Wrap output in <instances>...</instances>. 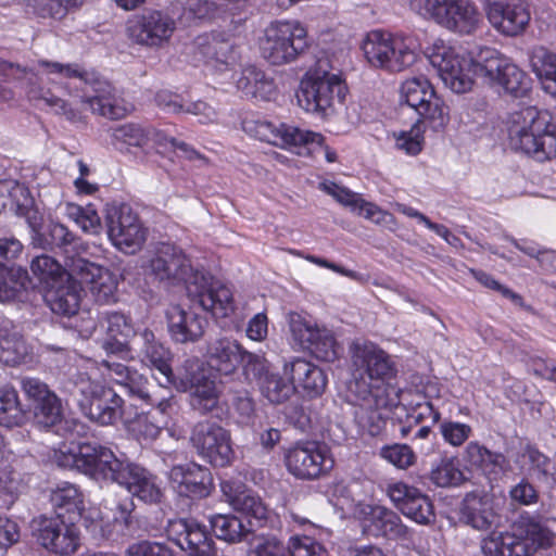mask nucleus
<instances>
[{
	"instance_id": "nucleus-1",
	"label": "nucleus",
	"mask_w": 556,
	"mask_h": 556,
	"mask_svg": "<svg viewBox=\"0 0 556 556\" xmlns=\"http://www.w3.org/2000/svg\"><path fill=\"white\" fill-rule=\"evenodd\" d=\"M352 379L348 401L354 405L357 425L370 435L380 434L386 426L383 410L391 405L388 383L396 375L392 357L371 342L352 345Z\"/></svg>"
},
{
	"instance_id": "nucleus-2",
	"label": "nucleus",
	"mask_w": 556,
	"mask_h": 556,
	"mask_svg": "<svg viewBox=\"0 0 556 556\" xmlns=\"http://www.w3.org/2000/svg\"><path fill=\"white\" fill-rule=\"evenodd\" d=\"M53 458L59 467L75 469L97 482L117 483L144 503H159L163 496L155 475L100 443L83 442L76 450L61 448Z\"/></svg>"
},
{
	"instance_id": "nucleus-3",
	"label": "nucleus",
	"mask_w": 556,
	"mask_h": 556,
	"mask_svg": "<svg viewBox=\"0 0 556 556\" xmlns=\"http://www.w3.org/2000/svg\"><path fill=\"white\" fill-rule=\"evenodd\" d=\"M150 270L155 279L168 286L184 282L192 305L214 317H228L235 312L231 290L211 274L194 269L182 250L175 245L160 244L150 261Z\"/></svg>"
},
{
	"instance_id": "nucleus-4",
	"label": "nucleus",
	"mask_w": 556,
	"mask_h": 556,
	"mask_svg": "<svg viewBox=\"0 0 556 556\" xmlns=\"http://www.w3.org/2000/svg\"><path fill=\"white\" fill-rule=\"evenodd\" d=\"M37 64L47 75L60 79H78L83 92L81 102L92 113L110 119L123 118L126 115L127 110L118 102L112 85L96 72L88 71L78 63L39 60Z\"/></svg>"
},
{
	"instance_id": "nucleus-5",
	"label": "nucleus",
	"mask_w": 556,
	"mask_h": 556,
	"mask_svg": "<svg viewBox=\"0 0 556 556\" xmlns=\"http://www.w3.org/2000/svg\"><path fill=\"white\" fill-rule=\"evenodd\" d=\"M553 532L540 516L523 514L506 532L482 541L486 556H533L539 549L552 545Z\"/></svg>"
},
{
	"instance_id": "nucleus-6",
	"label": "nucleus",
	"mask_w": 556,
	"mask_h": 556,
	"mask_svg": "<svg viewBox=\"0 0 556 556\" xmlns=\"http://www.w3.org/2000/svg\"><path fill=\"white\" fill-rule=\"evenodd\" d=\"M509 146L532 156L539 162L551 160L556 155L555 130L546 128L545 121L534 106H526L515 111L508 118Z\"/></svg>"
},
{
	"instance_id": "nucleus-7",
	"label": "nucleus",
	"mask_w": 556,
	"mask_h": 556,
	"mask_svg": "<svg viewBox=\"0 0 556 556\" xmlns=\"http://www.w3.org/2000/svg\"><path fill=\"white\" fill-rule=\"evenodd\" d=\"M73 395L78 408L90 421L99 426L116 425L124 414V400L112 388L91 380L86 374L73 379Z\"/></svg>"
},
{
	"instance_id": "nucleus-8",
	"label": "nucleus",
	"mask_w": 556,
	"mask_h": 556,
	"mask_svg": "<svg viewBox=\"0 0 556 556\" xmlns=\"http://www.w3.org/2000/svg\"><path fill=\"white\" fill-rule=\"evenodd\" d=\"M367 62L391 73L402 72L417 60V45L412 37L391 35L382 30L367 34L362 45Z\"/></svg>"
},
{
	"instance_id": "nucleus-9",
	"label": "nucleus",
	"mask_w": 556,
	"mask_h": 556,
	"mask_svg": "<svg viewBox=\"0 0 556 556\" xmlns=\"http://www.w3.org/2000/svg\"><path fill=\"white\" fill-rule=\"evenodd\" d=\"M309 48L306 28L298 21H277L266 27L262 56L273 65L289 64Z\"/></svg>"
},
{
	"instance_id": "nucleus-10",
	"label": "nucleus",
	"mask_w": 556,
	"mask_h": 556,
	"mask_svg": "<svg viewBox=\"0 0 556 556\" xmlns=\"http://www.w3.org/2000/svg\"><path fill=\"white\" fill-rule=\"evenodd\" d=\"M430 64L437 70L444 85L455 93L470 91L476 76H481V51L477 59L460 55L444 43L433 45L428 54Z\"/></svg>"
},
{
	"instance_id": "nucleus-11",
	"label": "nucleus",
	"mask_w": 556,
	"mask_h": 556,
	"mask_svg": "<svg viewBox=\"0 0 556 556\" xmlns=\"http://www.w3.org/2000/svg\"><path fill=\"white\" fill-rule=\"evenodd\" d=\"M348 87L337 74L325 73L321 77H306L301 80L295 97L300 108L320 117L328 116L336 104L345 101Z\"/></svg>"
},
{
	"instance_id": "nucleus-12",
	"label": "nucleus",
	"mask_w": 556,
	"mask_h": 556,
	"mask_svg": "<svg viewBox=\"0 0 556 556\" xmlns=\"http://www.w3.org/2000/svg\"><path fill=\"white\" fill-rule=\"evenodd\" d=\"M409 3L419 14L460 35L472 34L480 22V13L469 0H409Z\"/></svg>"
},
{
	"instance_id": "nucleus-13",
	"label": "nucleus",
	"mask_w": 556,
	"mask_h": 556,
	"mask_svg": "<svg viewBox=\"0 0 556 556\" xmlns=\"http://www.w3.org/2000/svg\"><path fill=\"white\" fill-rule=\"evenodd\" d=\"M21 391L36 427L50 430L64 421L62 399L48 383L37 377H21Z\"/></svg>"
},
{
	"instance_id": "nucleus-14",
	"label": "nucleus",
	"mask_w": 556,
	"mask_h": 556,
	"mask_svg": "<svg viewBox=\"0 0 556 556\" xmlns=\"http://www.w3.org/2000/svg\"><path fill=\"white\" fill-rule=\"evenodd\" d=\"M190 443L197 455L214 467H227L235 458L230 432L216 421L197 422L190 433Z\"/></svg>"
},
{
	"instance_id": "nucleus-15",
	"label": "nucleus",
	"mask_w": 556,
	"mask_h": 556,
	"mask_svg": "<svg viewBox=\"0 0 556 556\" xmlns=\"http://www.w3.org/2000/svg\"><path fill=\"white\" fill-rule=\"evenodd\" d=\"M285 465L295 479L314 481L328 475L333 467V460L325 445L316 441L301 440L287 448Z\"/></svg>"
},
{
	"instance_id": "nucleus-16",
	"label": "nucleus",
	"mask_w": 556,
	"mask_h": 556,
	"mask_svg": "<svg viewBox=\"0 0 556 556\" xmlns=\"http://www.w3.org/2000/svg\"><path fill=\"white\" fill-rule=\"evenodd\" d=\"M481 77L492 86H497L514 98H522L530 91V80L527 74L510 59L497 50L485 48L481 50Z\"/></svg>"
},
{
	"instance_id": "nucleus-17",
	"label": "nucleus",
	"mask_w": 556,
	"mask_h": 556,
	"mask_svg": "<svg viewBox=\"0 0 556 556\" xmlns=\"http://www.w3.org/2000/svg\"><path fill=\"white\" fill-rule=\"evenodd\" d=\"M105 225L113 245L126 254L138 252L147 240V229L128 204L108 205Z\"/></svg>"
},
{
	"instance_id": "nucleus-18",
	"label": "nucleus",
	"mask_w": 556,
	"mask_h": 556,
	"mask_svg": "<svg viewBox=\"0 0 556 556\" xmlns=\"http://www.w3.org/2000/svg\"><path fill=\"white\" fill-rule=\"evenodd\" d=\"M353 516L359 521L362 533L367 538L388 541L407 540L409 530L393 509L365 502H358Z\"/></svg>"
},
{
	"instance_id": "nucleus-19",
	"label": "nucleus",
	"mask_w": 556,
	"mask_h": 556,
	"mask_svg": "<svg viewBox=\"0 0 556 556\" xmlns=\"http://www.w3.org/2000/svg\"><path fill=\"white\" fill-rule=\"evenodd\" d=\"M205 358L208 367L220 375L233 374L240 365L247 375L262 369V357L245 351L241 344L230 337L211 338L206 343Z\"/></svg>"
},
{
	"instance_id": "nucleus-20",
	"label": "nucleus",
	"mask_w": 556,
	"mask_h": 556,
	"mask_svg": "<svg viewBox=\"0 0 556 556\" xmlns=\"http://www.w3.org/2000/svg\"><path fill=\"white\" fill-rule=\"evenodd\" d=\"M287 318L290 332L302 349L308 350L317 359L324 362L331 363L339 358L342 348L331 330L316 326L295 312H290Z\"/></svg>"
},
{
	"instance_id": "nucleus-21",
	"label": "nucleus",
	"mask_w": 556,
	"mask_h": 556,
	"mask_svg": "<svg viewBox=\"0 0 556 556\" xmlns=\"http://www.w3.org/2000/svg\"><path fill=\"white\" fill-rule=\"evenodd\" d=\"M77 520L61 518L60 515H42L33 520L37 541L49 552L58 555H72L79 546Z\"/></svg>"
},
{
	"instance_id": "nucleus-22",
	"label": "nucleus",
	"mask_w": 556,
	"mask_h": 556,
	"mask_svg": "<svg viewBox=\"0 0 556 556\" xmlns=\"http://www.w3.org/2000/svg\"><path fill=\"white\" fill-rule=\"evenodd\" d=\"M401 99L422 118L430 121L433 129L443 127L448 119L447 108L426 77L405 80L401 87Z\"/></svg>"
},
{
	"instance_id": "nucleus-23",
	"label": "nucleus",
	"mask_w": 556,
	"mask_h": 556,
	"mask_svg": "<svg viewBox=\"0 0 556 556\" xmlns=\"http://www.w3.org/2000/svg\"><path fill=\"white\" fill-rule=\"evenodd\" d=\"M127 29L134 42L149 48H161L170 40L176 22L163 11L146 10L129 21Z\"/></svg>"
},
{
	"instance_id": "nucleus-24",
	"label": "nucleus",
	"mask_w": 556,
	"mask_h": 556,
	"mask_svg": "<svg viewBox=\"0 0 556 556\" xmlns=\"http://www.w3.org/2000/svg\"><path fill=\"white\" fill-rule=\"evenodd\" d=\"M71 274L89 285L93 300L101 305L117 302L118 281L112 271L83 257H72L67 264Z\"/></svg>"
},
{
	"instance_id": "nucleus-25",
	"label": "nucleus",
	"mask_w": 556,
	"mask_h": 556,
	"mask_svg": "<svg viewBox=\"0 0 556 556\" xmlns=\"http://www.w3.org/2000/svg\"><path fill=\"white\" fill-rule=\"evenodd\" d=\"M486 17L497 31L511 37L523 33L531 18L525 0H488Z\"/></svg>"
},
{
	"instance_id": "nucleus-26",
	"label": "nucleus",
	"mask_w": 556,
	"mask_h": 556,
	"mask_svg": "<svg viewBox=\"0 0 556 556\" xmlns=\"http://www.w3.org/2000/svg\"><path fill=\"white\" fill-rule=\"evenodd\" d=\"M169 480L179 495L192 500L210 496L215 488L211 470L194 462L173 466Z\"/></svg>"
},
{
	"instance_id": "nucleus-27",
	"label": "nucleus",
	"mask_w": 556,
	"mask_h": 556,
	"mask_svg": "<svg viewBox=\"0 0 556 556\" xmlns=\"http://www.w3.org/2000/svg\"><path fill=\"white\" fill-rule=\"evenodd\" d=\"M394 506L407 518L419 525L428 526L435 520L431 500L417 488L404 482L392 483L387 490Z\"/></svg>"
},
{
	"instance_id": "nucleus-28",
	"label": "nucleus",
	"mask_w": 556,
	"mask_h": 556,
	"mask_svg": "<svg viewBox=\"0 0 556 556\" xmlns=\"http://www.w3.org/2000/svg\"><path fill=\"white\" fill-rule=\"evenodd\" d=\"M254 131L260 140L288 149L309 143L321 144L324 141L320 134L304 130L287 123H274L266 119L255 122Z\"/></svg>"
},
{
	"instance_id": "nucleus-29",
	"label": "nucleus",
	"mask_w": 556,
	"mask_h": 556,
	"mask_svg": "<svg viewBox=\"0 0 556 556\" xmlns=\"http://www.w3.org/2000/svg\"><path fill=\"white\" fill-rule=\"evenodd\" d=\"M168 541L190 555H208L214 553L213 541L203 526L193 519H173L165 528Z\"/></svg>"
},
{
	"instance_id": "nucleus-30",
	"label": "nucleus",
	"mask_w": 556,
	"mask_h": 556,
	"mask_svg": "<svg viewBox=\"0 0 556 556\" xmlns=\"http://www.w3.org/2000/svg\"><path fill=\"white\" fill-rule=\"evenodd\" d=\"M132 345L141 362L159 372L160 377L155 376V379L160 386L174 383L170 352L156 340L153 331L148 328L140 330Z\"/></svg>"
},
{
	"instance_id": "nucleus-31",
	"label": "nucleus",
	"mask_w": 556,
	"mask_h": 556,
	"mask_svg": "<svg viewBox=\"0 0 556 556\" xmlns=\"http://www.w3.org/2000/svg\"><path fill=\"white\" fill-rule=\"evenodd\" d=\"M167 330L176 343L187 344L198 342L204 336L208 321L192 309L180 305H172L165 313Z\"/></svg>"
},
{
	"instance_id": "nucleus-32",
	"label": "nucleus",
	"mask_w": 556,
	"mask_h": 556,
	"mask_svg": "<svg viewBox=\"0 0 556 556\" xmlns=\"http://www.w3.org/2000/svg\"><path fill=\"white\" fill-rule=\"evenodd\" d=\"M493 495L472 491L465 495L459 506V521L478 531H489L496 521Z\"/></svg>"
},
{
	"instance_id": "nucleus-33",
	"label": "nucleus",
	"mask_w": 556,
	"mask_h": 556,
	"mask_svg": "<svg viewBox=\"0 0 556 556\" xmlns=\"http://www.w3.org/2000/svg\"><path fill=\"white\" fill-rule=\"evenodd\" d=\"M190 404L201 414H208L218 406L220 391L205 369L199 368L188 377Z\"/></svg>"
},
{
	"instance_id": "nucleus-34",
	"label": "nucleus",
	"mask_w": 556,
	"mask_h": 556,
	"mask_svg": "<svg viewBox=\"0 0 556 556\" xmlns=\"http://www.w3.org/2000/svg\"><path fill=\"white\" fill-rule=\"evenodd\" d=\"M465 459L481 470L489 480H497L510 469L509 460L504 454L492 452L475 441L467 444Z\"/></svg>"
},
{
	"instance_id": "nucleus-35",
	"label": "nucleus",
	"mask_w": 556,
	"mask_h": 556,
	"mask_svg": "<svg viewBox=\"0 0 556 556\" xmlns=\"http://www.w3.org/2000/svg\"><path fill=\"white\" fill-rule=\"evenodd\" d=\"M285 371L291 375L293 383L296 382L309 397L320 396L326 390L328 379L325 371L306 359H293L285 365Z\"/></svg>"
},
{
	"instance_id": "nucleus-36",
	"label": "nucleus",
	"mask_w": 556,
	"mask_h": 556,
	"mask_svg": "<svg viewBox=\"0 0 556 556\" xmlns=\"http://www.w3.org/2000/svg\"><path fill=\"white\" fill-rule=\"evenodd\" d=\"M195 55L205 63L229 66L235 64L238 52L235 45L217 36L201 35L194 39Z\"/></svg>"
},
{
	"instance_id": "nucleus-37",
	"label": "nucleus",
	"mask_w": 556,
	"mask_h": 556,
	"mask_svg": "<svg viewBox=\"0 0 556 556\" xmlns=\"http://www.w3.org/2000/svg\"><path fill=\"white\" fill-rule=\"evenodd\" d=\"M0 206L25 220L38 213L34 208V199L28 188L13 179L0 180Z\"/></svg>"
},
{
	"instance_id": "nucleus-38",
	"label": "nucleus",
	"mask_w": 556,
	"mask_h": 556,
	"mask_svg": "<svg viewBox=\"0 0 556 556\" xmlns=\"http://www.w3.org/2000/svg\"><path fill=\"white\" fill-rule=\"evenodd\" d=\"M250 375L257 379L261 394L273 405L286 403L295 392L292 379L288 380L279 374L269 371L263 357L262 369L256 374L251 370Z\"/></svg>"
},
{
	"instance_id": "nucleus-39",
	"label": "nucleus",
	"mask_w": 556,
	"mask_h": 556,
	"mask_svg": "<svg viewBox=\"0 0 556 556\" xmlns=\"http://www.w3.org/2000/svg\"><path fill=\"white\" fill-rule=\"evenodd\" d=\"M208 521L214 535L229 544L250 541V536L255 532L252 520L245 523L242 517L232 514H215Z\"/></svg>"
},
{
	"instance_id": "nucleus-40",
	"label": "nucleus",
	"mask_w": 556,
	"mask_h": 556,
	"mask_svg": "<svg viewBox=\"0 0 556 556\" xmlns=\"http://www.w3.org/2000/svg\"><path fill=\"white\" fill-rule=\"evenodd\" d=\"M237 88L244 97L261 101L271 100L277 92L274 79L255 65L243 67Z\"/></svg>"
},
{
	"instance_id": "nucleus-41",
	"label": "nucleus",
	"mask_w": 556,
	"mask_h": 556,
	"mask_svg": "<svg viewBox=\"0 0 556 556\" xmlns=\"http://www.w3.org/2000/svg\"><path fill=\"white\" fill-rule=\"evenodd\" d=\"M0 362L8 366L34 362L33 348L18 331L5 328L0 330Z\"/></svg>"
},
{
	"instance_id": "nucleus-42",
	"label": "nucleus",
	"mask_w": 556,
	"mask_h": 556,
	"mask_svg": "<svg viewBox=\"0 0 556 556\" xmlns=\"http://www.w3.org/2000/svg\"><path fill=\"white\" fill-rule=\"evenodd\" d=\"M50 502L53 515H60L61 518L78 520L84 509L81 493L70 482H62L51 490Z\"/></svg>"
},
{
	"instance_id": "nucleus-43",
	"label": "nucleus",
	"mask_w": 556,
	"mask_h": 556,
	"mask_svg": "<svg viewBox=\"0 0 556 556\" xmlns=\"http://www.w3.org/2000/svg\"><path fill=\"white\" fill-rule=\"evenodd\" d=\"M112 380L125 388L129 395L141 400L149 397V393L154 388L148 379L138 370L116 362H105Z\"/></svg>"
},
{
	"instance_id": "nucleus-44",
	"label": "nucleus",
	"mask_w": 556,
	"mask_h": 556,
	"mask_svg": "<svg viewBox=\"0 0 556 556\" xmlns=\"http://www.w3.org/2000/svg\"><path fill=\"white\" fill-rule=\"evenodd\" d=\"M45 300L54 314L72 317L78 312L80 291L75 283L60 282L47 290Z\"/></svg>"
},
{
	"instance_id": "nucleus-45",
	"label": "nucleus",
	"mask_w": 556,
	"mask_h": 556,
	"mask_svg": "<svg viewBox=\"0 0 556 556\" xmlns=\"http://www.w3.org/2000/svg\"><path fill=\"white\" fill-rule=\"evenodd\" d=\"M73 256L67 257L65 266H62L54 257L48 254H41L35 256L30 262L31 273L39 279L41 283H45L48 289L52 286H56L63 282L65 277H72L70 267L67 264L71 262Z\"/></svg>"
},
{
	"instance_id": "nucleus-46",
	"label": "nucleus",
	"mask_w": 556,
	"mask_h": 556,
	"mask_svg": "<svg viewBox=\"0 0 556 556\" xmlns=\"http://www.w3.org/2000/svg\"><path fill=\"white\" fill-rule=\"evenodd\" d=\"M149 127L136 123H126L112 129V143L121 152H130L131 148H149Z\"/></svg>"
},
{
	"instance_id": "nucleus-47",
	"label": "nucleus",
	"mask_w": 556,
	"mask_h": 556,
	"mask_svg": "<svg viewBox=\"0 0 556 556\" xmlns=\"http://www.w3.org/2000/svg\"><path fill=\"white\" fill-rule=\"evenodd\" d=\"M27 270L0 264V302L20 300L27 289Z\"/></svg>"
},
{
	"instance_id": "nucleus-48",
	"label": "nucleus",
	"mask_w": 556,
	"mask_h": 556,
	"mask_svg": "<svg viewBox=\"0 0 556 556\" xmlns=\"http://www.w3.org/2000/svg\"><path fill=\"white\" fill-rule=\"evenodd\" d=\"M229 503L233 509L241 513L243 517L253 521V530L262 527L267 518V508L262 500L250 492L242 491L233 495H229Z\"/></svg>"
},
{
	"instance_id": "nucleus-49",
	"label": "nucleus",
	"mask_w": 556,
	"mask_h": 556,
	"mask_svg": "<svg viewBox=\"0 0 556 556\" xmlns=\"http://www.w3.org/2000/svg\"><path fill=\"white\" fill-rule=\"evenodd\" d=\"M25 420L17 391L12 387L0 388V426L13 428Z\"/></svg>"
},
{
	"instance_id": "nucleus-50",
	"label": "nucleus",
	"mask_w": 556,
	"mask_h": 556,
	"mask_svg": "<svg viewBox=\"0 0 556 556\" xmlns=\"http://www.w3.org/2000/svg\"><path fill=\"white\" fill-rule=\"evenodd\" d=\"M148 132L149 144L152 142L157 152L163 153L169 150H178L180 152L179 155L187 160H199L203 164L207 163L206 157L195 151L190 144L179 141L174 137L167 136L164 131L154 128L149 127Z\"/></svg>"
},
{
	"instance_id": "nucleus-51",
	"label": "nucleus",
	"mask_w": 556,
	"mask_h": 556,
	"mask_svg": "<svg viewBox=\"0 0 556 556\" xmlns=\"http://www.w3.org/2000/svg\"><path fill=\"white\" fill-rule=\"evenodd\" d=\"M530 63L543 89L547 86V80L556 78V53L538 47L532 51Z\"/></svg>"
},
{
	"instance_id": "nucleus-52",
	"label": "nucleus",
	"mask_w": 556,
	"mask_h": 556,
	"mask_svg": "<svg viewBox=\"0 0 556 556\" xmlns=\"http://www.w3.org/2000/svg\"><path fill=\"white\" fill-rule=\"evenodd\" d=\"M50 243L52 242V251L60 250L64 253L78 254L85 250L83 240L72 232L65 225L60 223H50Z\"/></svg>"
},
{
	"instance_id": "nucleus-53",
	"label": "nucleus",
	"mask_w": 556,
	"mask_h": 556,
	"mask_svg": "<svg viewBox=\"0 0 556 556\" xmlns=\"http://www.w3.org/2000/svg\"><path fill=\"white\" fill-rule=\"evenodd\" d=\"M522 457L527 458L530 465L529 470L532 475L536 476L540 481H554L556 472L555 464L535 446L530 444L526 445L522 452Z\"/></svg>"
},
{
	"instance_id": "nucleus-54",
	"label": "nucleus",
	"mask_w": 556,
	"mask_h": 556,
	"mask_svg": "<svg viewBox=\"0 0 556 556\" xmlns=\"http://www.w3.org/2000/svg\"><path fill=\"white\" fill-rule=\"evenodd\" d=\"M430 479L437 486L447 488L459 485L465 477L453 459L445 458L432 468Z\"/></svg>"
},
{
	"instance_id": "nucleus-55",
	"label": "nucleus",
	"mask_w": 556,
	"mask_h": 556,
	"mask_svg": "<svg viewBox=\"0 0 556 556\" xmlns=\"http://www.w3.org/2000/svg\"><path fill=\"white\" fill-rule=\"evenodd\" d=\"M104 316L108 323L106 330L109 337L132 339V344L135 343L136 337H138L140 331L135 329L129 317L118 312H105Z\"/></svg>"
},
{
	"instance_id": "nucleus-56",
	"label": "nucleus",
	"mask_w": 556,
	"mask_h": 556,
	"mask_svg": "<svg viewBox=\"0 0 556 556\" xmlns=\"http://www.w3.org/2000/svg\"><path fill=\"white\" fill-rule=\"evenodd\" d=\"M26 224L29 229V244L34 249L52 251V242L50 243V223L45 226L42 217L39 213L28 217Z\"/></svg>"
},
{
	"instance_id": "nucleus-57",
	"label": "nucleus",
	"mask_w": 556,
	"mask_h": 556,
	"mask_svg": "<svg viewBox=\"0 0 556 556\" xmlns=\"http://www.w3.org/2000/svg\"><path fill=\"white\" fill-rule=\"evenodd\" d=\"M380 456L401 469L408 468L416 462V455L407 444L384 445L380 448Z\"/></svg>"
},
{
	"instance_id": "nucleus-58",
	"label": "nucleus",
	"mask_w": 556,
	"mask_h": 556,
	"mask_svg": "<svg viewBox=\"0 0 556 556\" xmlns=\"http://www.w3.org/2000/svg\"><path fill=\"white\" fill-rule=\"evenodd\" d=\"M237 414L238 422L244 426L253 424L255 419V402L247 390L236 391L231 400Z\"/></svg>"
},
{
	"instance_id": "nucleus-59",
	"label": "nucleus",
	"mask_w": 556,
	"mask_h": 556,
	"mask_svg": "<svg viewBox=\"0 0 556 556\" xmlns=\"http://www.w3.org/2000/svg\"><path fill=\"white\" fill-rule=\"evenodd\" d=\"M289 552L290 556H329L326 547L311 536H292Z\"/></svg>"
},
{
	"instance_id": "nucleus-60",
	"label": "nucleus",
	"mask_w": 556,
	"mask_h": 556,
	"mask_svg": "<svg viewBox=\"0 0 556 556\" xmlns=\"http://www.w3.org/2000/svg\"><path fill=\"white\" fill-rule=\"evenodd\" d=\"M439 428L444 441L453 446H460L472 433L469 425L452 420L442 421Z\"/></svg>"
},
{
	"instance_id": "nucleus-61",
	"label": "nucleus",
	"mask_w": 556,
	"mask_h": 556,
	"mask_svg": "<svg viewBox=\"0 0 556 556\" xmlns=\"http://www.w3.org/2000/svg\"><path fill=\"white\" fill-rule=\"evenodd\" d=\"M257 542L252 551V556H288L289 545L286 546L281 540L274 534L258 535Z\"/></svg>"
},
{
	"instance_id": "nucleus-62",
	"label": "nucleus",
	"mask_w": 556,
	"mask_h": 556,
	"mask_svg": "<svg viewBox=\"0 0 556 556\" xmlns=\"http://www.w3.org/2000/svg\"><path fill=\"white\" fill-rule=\"evenodd\" d=\"M168 386L169 384L160 386L157 389L153 388L149 393V397H146L143 401L150 406H155L156 409L165 417L173 414L176 404Z\"/></svg>"
},
{
	"instance_id": "nucleus-63",
	"label": "nucleus",
	"mask_w": 556,
	"mask_h": 556,
	"mask_svg": "<svg viewBox=\"0 0 556 556\" xmlns=\"http://www.w3.org/2000/svg\"><path fill=\"white\" fill-rule=\"evenodd\" d=\"M286 418L290 425L302 432L312 428V417L308 407L302 404H293L287 407Z\"/></svg>"
},
{
	"instance_id": "nucleus-64",
	"label": "nucleus",
	"mask_w": 556,
	"mask_h": 556,
	"mask_svg": "<svg viewBox=\"0 0 556 556\" xmlns=\"http://www.w3.org/2000/svg\"><path fill=\"white\" fill-rule=\"evenodd\" d=\"M129 556H175L174 552L164 543L141 541L128 549Z\"/></svg>"
}]
</instances>
